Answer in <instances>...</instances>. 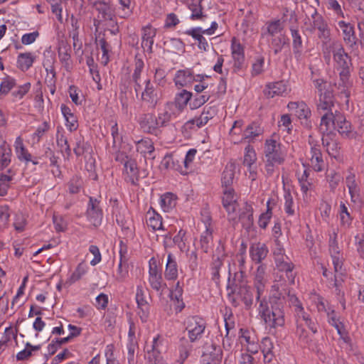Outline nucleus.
<instances>
[{
	"label": "nucleus",
	"mask_w": 364,
	"mask_h": 364,
	"mask_svg": "<svg viewBox=\"0 0 364 364\" xmlns=\"http://www.w3.org/2000/svg\"><path fill=\"white\" fill-rule=\"evenodd\" d=\"M202 358L206 364H221L223 359L221 347L213 341L206 342L203 347Z\"/></svg>",
	"instance_id": "nucleus-8"
},
{
	"label": "nucleus",
	"mask_w": 364,
	"mask_h": 364,
	"mask_svg": "<svg viewBox=\"0 0 364 364\" xmlns=\"http://www.w3.org/2000/svg\"><path fill=\"white\" fill-rule=\"evenodd\" d=\"M328 319L330 324L336 328L338 333L341 336L345 342L348 341V337H345V329L343 324L340 321L339 317L337 316V314L334 310H331L327 312Z\"/></svg>",
	"instance_id": "nucleus-35"
},
{
	"label": "nucleus",
	"mask_w": 364,
	"mask_h": 364,
	"mask_svg": "<svg viewBox=\"0 0 364 364\" xmlns=\"http://www.w3.org/2000/svg\"><path fill=\"white\" fill-rule=\"evenodd\" d=\"M87 269V264L84 262H80L78 264L70 278L67 280L66 283L70 285L80 280L82 277L85 274Z\"/></svg>",
	"instance_id": "nucleus-52"
},
{
	"label": "nucleus",
	"mask_w": 364,
	"mask_h": 364,
	"mask_svg": "<svg viewBox=\"0 0 364 364\" xmlns=\"http://www.w3.org/2000/svg\"><path fill=\"white\" fill-rule=\"evenodd\" d=\"M173 103H167L164 112L159 114L156 118L159 127L166 126L173 117H176V114L173 110Z\"/></svg>",
	"instance_id": "nucleus-34"
},
{
	"label": "nucleus",
	"mask_w": 364,
	"mask_h": 364,
	"mask_svg": "<svg viewBox=\"0 0 364 364\" xmlns=\"http://www.w3.org/2000/svg\"><path fill=\"white\" fill-rule=\"evenodd\" d=\"M12 176L6 173H1L0 175V196H3L7 193V190L9 187V183L12 180Z\"/></svg>",
	"instance_id": "nucleus-61"
},
{
	"label": "nucleus",
	"mask_w": 364,
	"mask_h": 364,
	"mask_svg": "<svg viewBox=\"0 0 364 364\" xmlns=\"http://www.w3.org/2000/svg\"><path fill=\"white\" fill-rule=\"evenodd\" d=\"M68 342H69V338H56L55 340H53L48 346V355L50 356L55 354L57 350L60 348L62 345H64Z\"/></svg>",
	"instance_id": "nucleus-60"
},
{
	"label": "nucleus",
	"mask_w": 364,
	"mask_h": 364,
	"mask_svg": "<svg viewBox=\"0 0 364 364\" xmlns=\"http://www.w3.org/2000/svg\"><path fill=\"white\" fill-rule=\"evenodd\" d=\"M264 154L266 171L268 174L272 175L274 166L284 163L286 153L280 142L273 139H269L265 141Z\"/></svg>",
	"instance_id": "nucleus-2"
},
{
	"label": "nucleus",
	"mask_w": 364,
	"mask_h": 364,
	"mask_svg": "<svg viewBox=\"0 0 364 364\" xmlns=\"http://www.w3.org/2000/svg\"><path fill=\"white\" fill-rule=\"evenodd\" d=\"M333 264L334 267V271H335V281H334V286L336 288V291H338V293L339 294L340 289H338L339 286V281L338 277L339 275H341L342 273V267H343V257L340 255H336V256H331Z\"/></svg>",
	"instance_id": "nucleus-51"
},
{
	"label": "nucleus",
	"mask_w": 364,
	"mask_h": 364,
	"mask_svg": "<svg viewBox=\"0 0 364 364\" xmlns=\"http://www.w3.org/2000/svg\"><path fill=\"white\" fill-rule=\"evenodd\" d=\"M288 108L289 109H294L296 115L299 119H307L311 115V110L303 102H291L288 104Z\"/></svg>",
	"instance_id": "nucleus-36"
},
{
	"label": "nucleus",
	"mask_w": 364,
	"mask_h": 364,
	"mask_svg": "<svg viewBox=\"0 0 364 364\" xmlns=\"http://www.w3.org/2000/svg\"><path fill=\"white\" fill-rule=\"evenodd\" d=\"M58 58L63 66L67 71L72 68L71 47L64 41L59 42L58 48Z\"/></svg>",
	"instance_id": "nucleus-15"
},
{
	"label": "nucleus",
	"mask_w": 364,
	"mask_h": 364,
	"mask_svg": "<svg viewBox=\"0 0 364 364\" xmlns=\"http://www.w3.org/2000/svg\"><path fill=\"white\" fill-rule=\"evenodd\" d=\"M186 5L191 11V19L193 21H203L207 15L204 14L202 6V0H183Z\"/></svg>",
	"instance_id": "nucleus-21"
},
{
	"label": "nucleus",
	"mask_w": 364,
	"mask_h": 364,
	"mask_svg": "<svg viewBox=\"0 0 364 364\" xmlns=\"http://www.w3.org/2000/svg\"><path fill=\"white\" fill-rule=\"evenodd\" d=\"M97 46L102 50V59L105 60V65L109 60L108 53L109 52V46L104 38H99L96 41Z\"/></svg>",
	"instance_id": "nucleus-64"
},
{
	"label": "nucleus",
	"mask_w": 364,
	"mask_h": 364,
	"mask_svg": "<svg viewBox=\"0 0 364 364\" xmlns=\"http://www.w3.org/2000/svg\"><path fill=\"white\" fill-rule=\"evenodd\" d=\"M210 97L209 91H205L203 93H196L193 99L189 103L191 109H196L203 105Z\"/></svg>",
	"instance_id": "nucleus-48"
},
{
	"label": "nucleus",
	"mask_w": 364,
	"mask_h": 364,
	"mask_svg": "<svg viewBox=\"0 0 364 364\" xmlns=\"http://www.w3.org/2000/svg\"><path fill=\"white\" fill-rule=\"evenodd\" d=\"M231 50L234 60L233 70L237 73L245 67V53L243 46L235 38L232 40Z\"/></svg>",
	"instance_id": "nucleus-13"
},
{
	"label": "nucleus",
	"mask_w": 364,
	"mask_h": 364,
	"mask_svg": "<svg viewBox=\"0 0 364 364\" xmlns=\"http://www.w3.org/2000/svg\"><path fill=\"white\" fill-rule=\"evenodd\" d=\"M136 151L141 154L144 157L154 159L152 154L154 151V143L149 138H144L137 141Z\"/></svg>",
	"instance_id": "nucleus-31"
},
{
	"label": "nucleus",
	"mask_w": 364,
	"mask_h": 364,
	"mask_svg": "<svg viewBox=\"0 0 364 364\" xmlns=\"http://www.w3.org/2000/svg\"><path fill=\"white\" fill-rule=\"evenodd\" d=\"M225 256L216 257L213 256V262L210 264L211 279L215 284H218L220 281V271L223 265V259Z\"/></svg>",
	"instance_id": "nucleus-43"
},
{
	"label": "nucleus",
	"mask_w": 364,
	"mask_h": 364,
	"mask_svg": "<svg viewBox=\"0 0 364 364\" xmlns=\"http://www.w3.org/2000/svg\"><path fill=\"white\" fill-rule=\"evenodd\" d=\"M123 175L127 182L133 185L137 184L139 181V170L134 160L129 159L125 161Z\"/></svg>",
	"instance_id": "nucleus-18"
},
{
	"label": "nucleus",
	"mask_w": 364,
	"mask_h": 364,
	"mask_svg": "<svg viewBox=\"0 0 364 364\" xmlns=\"http://www.w3.org/2000/svg\"><path fill=\"white\" fill-rule=\"evenodd\" d=\"M338 27L342 31L343 40L350 47H353L356 43V36L355 35L353 26L348 23L341 21L338 23Z\"/></svg>",
	"instance_id": "nucleus-24"
},
{
	"label": "nucleus",
	"mask_w": 364,
	"mask_h": 364,
	"mask_svg": "<svg viewBox=\"0 0 364 364\" xmlns=\"http://www.w3.org/2000/svg\"><path fill=\"white\" fill-rule=\"evenodd\" d=\"M245 273L240 271V276L235 274V293L237 299H240L245 304L246 309H251L253 304V292L250 286L247 284L244 279Z\"/></svg>",
	"instance_id": "nucleus-4"
},
{
	"label": "nucleus",
	"mask_w": 364,
	"mask_h": 364,
	"mask_svg": "<svg viewBox=\"0 0 364 364\" xmlns=\"http://www.w3.org/2000/svg\"><path fill=\"white\" fill-rule=\"evenodd\" d=\"M339 87H342L341 92H343L346 97H349V92L348 90V87H350L352 85L351 81L350 80V68L341 69L339 72Z\"/></svg>",
	"instance_id": "nucleus-37"
},
{
	"label": "nucleus",
	"mask_w": 364,
	"mask_h": 364,
	"mask_svg": "<svg viewBox=\"0 0 364 364\" xmlns=\"http://www.w3.org/2000/svg\"><path fill=\"white\" fill-rule=\"evenodd\" d=\"M95 9L102 15L105 20H112L113 16V10L110 5L105 1H96L94 4Z\"/></svg>",
	"instance_id": "nucleus-49"
},
{
	"label": "nucleus",
	"mask_w": 364,
	"mask_h": 364,
	"mask_svg": "<svg viewBox=\"0 0 364 364\" xmlns=\"http://www.w3.org/2000/svg\"><path fill=\"white\" fill-rule=\"evenodd\" d=\"M256 161V154L253 149V147L250 146H247L245 148V154L244 156V164L249 167L255 162Z\"/></svg>",
	"instance_id": "nucleus-62"
},
{
	"label": "nucleus",
	"mask_w": 364,
	"mask_h": 364,
	"mask_svg": "<svg viewBox=\"0 0 364 364\" xmlns=\"http://www.w3.org/2000/svg\"><path fill=\"white\" fill-rule=\"evenodd\" d=\"M86 214L89 221L94 226L97 227L101 224L103 214L97 199L90 197Z\"/></svg>",
	"instance_id": "nucleus-11"
},
{
	"label": "nucleus",
	"mask_w": 364,
	"mask_h": 364,
	"mask_svg": "<svg viewBox=\"0 0 364 364\" xmlns=\"http://www.w3.org/2000/svg\"><path fill=\"white\" fill-rule=\"evenodd\" d=\"M223 205L228 213L230 220L234 223L237 221V213L236 212L237 204V196L232 188H224L222 198Z\"/></svg>",
	"instance_id": "nucleus-7"
},
{
	"label": "nucleus",
	"mask_w": 364,
	"mask_h": 364,
	"mask_svg": "<svg viewBox=\"0 0 364 364\" xmlns=\"http://www.w3.org/2000/svg\"><path fill=\"white\" fill-rule=\"evenodd\" d=\"M284 210L289 215H293L295 213L293 197L289 192L284 194Z\"/></svg>",
	"instance_id": "nucleus-63"
},
{
	"label": "nucleus",
	"mask_w": 364,
	"mask_h": 364,
	"mask_svg": "<svg viewBox=\"0 0 364 364\" xmlns=\"http://www.w3.org/2000/svg\"><path fill=\"white\" fill-rule=\"evenodd\" d=\"M193 346L190 343L188 339L182 338L180 340V345L178 347L179 355L176 362L179 364H183L185 360L188 358L192 350Z\"/></svg>",
	"instance_id": "nucleus-38"
},
{
	"label": "nucleus",
	"mask_w": 364,
	"mask_h": 364,
	"mask_svg": "<svg viewBox=\"0 0 364 364\" xmlns=\"http://www.w3.org/2000/svg\"><path fill=\"white\" fill-rule=\"evenodd\" d=\"M146 86L144 90L141 93L142 101L149 104L151 108H154L157 104L159 97L157 93L151 83L150 80H146Z\"/></svg>",
	"instance_id": "nucleus-23"
},
{
	"label": "nucleus",
	"mask_w": 364,
	"mask_h": 364,
	"mask_svg": "<svg viewBox=\"0 0 364 364\" xmlns=\"http://www.w3.org/2000/svg\"><path fill=\"white\" fill-rule=\"evenodd\" d=\"M34 60L31 53H20L17 59L18 68L22 71H26L32 66Z\"/></svg>",
	"instance_id": "nucleus-45"
},
{
	"label": "nucleus",
	"mask_w": 364,
	"mask_h": 364,
	"mask_svg": "<svg viewBox=\"0 0 364 364\" xmlns=\"http://www.w3.org/2000/svg\"><path fill=\"white\" fill-rule=\"evenodd\" d=\"M331 50L333 60L339 69L350 68L351 65L350 58L340 41H333L331 42Z\"/></svg>",
	"instance_id": "nucleus-10"
},
{
	"label": "nucleus",
	"mask_w": 364,
	"mask_h": 364,
	"mask_svg": "<svg viewBox=\"0 0 364 364\" xmlns=\"http://www.w3.org/2000/svg\"><path fill=\"white\" fill-rule=\"evenodd\" d=\"M334 119L335 113H333L332 112L323 113L321 120V130L323 132L328 131L331 128V125L333 127Z\"/></svg>",
	"instance_id": "nucleus-57"
},
{
	"label": "nucleus",
	"mask_w": 364,
	"mask_h": 364,
	"mask_svg": "<svg viewBox=\"0 0 364 364\" xmlns=\"http://www.w3.org/2000/svg\"><path fill=\"white\" fill-rule=\"evenodd\" d=\"M212 241V230L209 228H207V230H205V231L203 233L200 240V248L204 252L206 253L208 252Z\"/></svg>",
	"instance_id": "nucleus-55"
},
{
	"label": "nucleus",
	"mask_w": 364,
	"mask_h": 364,
	"mask_svg": "<svg viewBox=\"0 0 364 364\" xmlns=\"http://www.w3.org/2000/svg\"><path fill=\"white\" fill-rule=\"evenodd\" d=\"M164 276L165 278L168 280H174L178 277L177 262L171 253H169L167 257Z\"/></svg>",
	"instance_id": "nucleus-32"
},
{
	"label": "nucleus",
	"mask_w": 364,
	"mask_h": 364,
	"mask_svg": "<svg viewBox=\"0 0 364 364\" xmlns=\"http://www.w3.org/2000/svg\"><path fill=\"white\" fill-rule=\"evenodd\" d=\"M193 94L186 90H182L180 92L176 95L174 98L173 107L177 109L178 112H181L187 106L188 103L191 101Z\"/></svg>",
	"instance_id": "nucleus-27"
},
{
	"label": "nucleus",
	"mask_w": 364,
	"mask_h": 364,
	"mask_svg": "<svg viewBox=\"0 0 364 364\" xmlns=\"http://www.w3.org/2000/svg\"><path fill=\"white\" fill-rule=\"evenodd\" d=\"M263 129L257 123L252 122L245 129L242 139L248 142L253 141L256 137L263 134Z\"/></svg>",
	"instance_id": "nucleus-33"
},
{
	"label": "nucleus",
	"mask_w": 364,
	"mask_h": 364,
	"mask_svg": "<svg viewBox=\"0 0 364 364\" xmlns=\"http://www.w3.org/2000/svg\"><path fill=\"white\" fill-rule=\"evenodd\" d=\"M309 144L310 151L306 154V159L309 160V165L317 172L324 170L326 163L323 159V156L320 149V146L311 135L309 136Z\"/></svg>",
	"instance_id": "nucleus-6"
},
{
	"label": "nucleus",
	"mask_w": 364,
	"mask_h": 364,
	"mask_svg": "<svg viewBox=\"0 0 364 364\" xmlns=\"http://www.w3.org/2000/svg\"><path fill=\"white\" fill-rule=\"evenodd\" d=\"M282 252V250L281 249H279L277 252H274V255H276L277 266L281 271L286 272L287 276L290 280V282L294 284V277L292 274L294 264L291 262L285 261V258L288 259V257L287 256H284Z\"/></svg>",
	"instance_id": "nucleus-19"
},
{
	"label": "nucleus",
	"mask_w": 364,
	"mask_h": 364,
	"mask_svg": "<svg viewBox=\"0 0 364 364\" xmlns=\"http://www.w3.org/2000/svg\"><path fill=\"white\" fill-rule=\"evenodd\" d=\"M265 267L263 265H259L255 276L254 287L257 291L256 300L266 297L264 296L265 290Z\"/></svg>",
	"instance_id": "nucleus-20"
},
{
	"label": "nucleus",
	"mask_w": 364,
	"mask_h": 364,
	"mask_svg": "<svg viewBox=\"0 0 364 364\" xmlns=\"http://www.w3.org/2000/svg\"><path fill=\"white\" fill-rule=\"evenodd\" d=\"M15 85V79L7 75L4 78H3L2 82L0 85V92L6 95Z\"/></svg>",
	"instance_id": "nucleus-59"
},
{
	"label": "nucleus",
	"mask_w": 364,
	"mask_h": 364,
	"mask_svg": "<svg viewBox=\"0 0 364 364\" xmlns=\"http://www.w3.org/2000/svg\"><path fill=\"white\" fill-rule=\"evenodd\" d=\"M268 252L266 245L260 242L252 244L250 248V257L257 263H260L267 257Z\"/></svg>",
	"instance_id": "nucleus-26"
},
{
	"label": "nucleus",
	"mask_w": 364,
	"mask_h": 364,
	"mask_svg": "<svg viewBox=\"0 0 364 364\" xmlns=\"http://www.w3.org/2000/svg\"><path fill=\"white\" fill-rule=\"evenodd\" d=\"M294 312L296 314L297 323L302 321L314 333H317V323L312 320L310 315L304 311L303 306H297V309H296Z\"/></svg>",
	"instance_id": "nucleus-28"
},
{
	"label": "nucleus",
	"mask_w": 364,
	"mask_h": 364,
	"mask_svg": "<svg viewBox=\"0 0 364 364\" xmlns=\"http://www.w3.org/2000/svg\"><path fill=\"white\" fill-rule=\"evenodd\" d=\"M11 149L6 142L0 144V169L6 168L11 163Z\"/></svg>",
	"instance_id": "nucleus-44"
},
{
	"label": "nucleus",
	"mask_w": 364,
	"mask_h": 364,
	"mask_svg": "<svg viewBox=\"0 0 364 364\" xmlns=\"http://www.w3.org/2000/svg\"><path fill=\"white\" fill-rule=\"evenodd\" d=\"M292 46L295 57L298 59L302 53L303 41L301 36L296 28H291Z\"/></svg>",
	"instance_id": "nucleus-40"
},
{
	"label": "nucleus",
	"mask_w": 364,
	"mask_h": 364,
	"mask_svg": "<svg viewBox=\"0 0 364 364\" xmlns=\"http://www.w3.org/2000/svg\"><path fill=\"white\" fill-rule=\"evenodd\" d=\"M185 323L190 343H193L202 337L205 326L201 318L197 316L188 317Z\"/></svg>",
	"instance_id": "nucleus-9"
},
{
	"label": "nucleus",
	"mask_w": 364,
	"mask_h": 364,
	"mask_svg": "<svg viewBox=\"0 0 364 364\" xmlns=\"http://www.w3.org/2000/svg\"><path fill=\"white\" fill-rule=\"evenodd\" d=\"M314 84L318 93L317 110L320 113L332 112V108L334 107V97L330 85L322 79L314 80Z\"/></svg>",
	"instance_id": "nucleus-3"
},
{
	"label": "nucleus",
	"mask_w": 364,
	"mask_h": 364,
	"mask_svg": "<svg viewBox=\"0 0 364 364\" xmlns=\"http://www.w3.org/2000/svg\"><path fill=\"white\" fill-rule=\"evenodd\" d=\"M333 128L344 136L349 137L352 134V127L346 117L338 111L335 112V119L333 120Z\"/></svg>",
	"instance_id": "nucleus-17"
},
{
	"label": "nucleus",
	"mask_w": 364,
	"mask_h": 364,
	"mask_svg": "<svg viewBox=\"0 0 364 364\" xmlns=\"http://www.w3.org/2000/svg\"><path fill=\"white\" fill-rule=\"evenodd\" d=\"M141 128L147 133H154L159 127L157 118L153 114H142L139 120Z\"/></svg>",
	"instance_id": "nucleus-22"
},
{
	"label": "nucleus",
	"mask_w": 364,
	"mask_h": 364,
	"mask_svg": "<svg viewBox=\"0 0 364 364\" xmlns=\"http://www.w3.org/2000/svg\"><path fill=\"white\" fill-rule=\"evenodd\" d=\"M287 88V84L284 81L269 82L266 85L263 93L267 98H273L286 93Z\"/></svg>",
	"instance_id": "nucleus-16"
},
{
	"label": "nucleus",
	"mask_w": 364,
	"mask_h": 364,
	"mask_svg": "<svg viewBox=\"0 0 364 364\" xmlns=\"http://www.w3.org/2000/svg\"><path fill=\"white\" fill-rule=\"evenodd\" d=\"M142 31L141 46L144 50L151 53L154 38L156 36V30L151 26H146L142 28Z\"/></svg>",
	"instance_id": "nucleus-25"
},
{
	"label": "nucleus",
	"mask_w": 364,
	"mask_h": 364,
	"mask_svg": "<svg viewBox=\"0 0 364 364\" xmlns=\"http://www.w3.org/2000/svg\"><path fill=\"white\" fill-rule=\"evenodd\" d=\"M177 197L172 193H166L161 196L160 205L164 212H168L176 205Z\"/></svg>",
	"instance_id": "nucleus-42"
},
{
	"label": "nucleus",
	"mask_w": 364,
	"mask_h": 364,
	"mask_svg": "<svg viewBox=\"0 0 364 364\" xmlns=\"http://www.w3.org/2000/svg\"><path fill=\"white\" fill-rule=\"evenodd\" d=\"M83 187V181L79 176H73L68 183V191L70 194L78 193Z\"/></svg>",
	"instance_id": "nucleus-54"
},
{
	"label": "nucleus",
	"mask_w": 364,
	"mask_h": 364,
	"mask_svg": "<svg viewBox=\"0 0 364 364\" xmlns=\"http://www.w3.org/2000/svg\"><path fill=\"white\" fill-rule=\"evenodd\" d=\"M235 165L232 163H230L225 166L221 178L223 189L231 188L235 176Z\"/></svg>",
	"instance_id": "nucleus-39"
},
{
	"label": "nucleus",
	"mask_w": 364,
	"mask_h": 364,
	"mask_svg": "<svg viewBox=\"0 0 364 364\" xmlns=\"http://www.w3.org/2000/svg\"><path fill=\"white\" fill-rule=\"evenodd\" d=\"M322 144L331 156L334 158L339 156L341 147L336 140L323 137Z\"/></svg>",
	"instance_id": "nucleus-46"
},
{
	"label": "nucleus",
	"mask_w": 364,
	"mask_h": 364,
	"mask_svg": "<svg viewBox=\"0 0 364 364\" xmlns=\"http://www.w3.org/2000/svg\"><path fill=\"white\" fill-rule=\"evenodd\" d=\"M311 20L312 21L311 28H307L306 29L311 32L317 31V36L321 41V44L332 42L331 28L324 18L316 10H314L311 14Z\"/></svg>",
	"instance_id": "nucleus-5"
},
{
	"label": "nucleus",
	"mask_w": 364,
	"mask_h": 364,
	"mask_svg": "<svg viewBox=\"0 0 364 364\" xmlns=\"http://www.w3.org/2000/svg\"><path fill=\"white\" fill-rule=\"evenodd\" d=\"M61 111L65 117L67 122V127L70 131H74L77 128V121L76 117L74 116L73 113L71 112V109L66 105H61Z\"/></svg>",
	"instance_id": "nucleus-47"
},
{
	"label": "nucleus",
	"mask_w": 364,
	"mask_h": 364,
	"mask_svg": "<svg viewBox=\"0 0 364 364\" xmlns=\"http://www.w3.org/2000/svg\"><path fill=\"white\" fill-rule=\"evenodd\" d=\"M149 282L151 287L157 291H163L166 287V284L163 282L161 273L154 262H149Z\"/></svg>",
	"instance_id": "nucleus-14"
},
{
	"label": "nucleus",
	"mask_w": 364,
	"mask_h": 364,
	"mask_svg": "<svg viewBox=\"0 0 364 364\" xmlns=\"http://www.w3.org/2000/svg\"><path fill=\"white\" fill-rule=\"evenodd\" d=\"M267 31L263 35H268L271 37L282 33L284 29L283 23L280 20H275L266 23Z\"/></svg>",
	"instance_id": "nucleus-50"
},
{
	"label": "nucleus",
	"mask_w": 364,
	"mask_h": 364,
	"mask_svg": "<svg viewBox=\"0 0 364 364\" xmlns=\"http://www.w3.org/2000/svg\"><path fill=\"white\" fill-rule=\"evenodd\" d=\"M215 115V109L213 107L205 106L203 112L199 116L195 117L193 119L188 120L186 123V126L190 129L200 128L205 126L210 119H213Z\"/></svg>",
	"instance_id": "nucleus-12"
},
{
	"label": "nucleus",
	"mask_w": 364,
	"mask_h": 364,
	"mask_svg": "<svg viewBox=\"0 0 364 364\" xmlns=\"http://www.w3.org/2000/svg\"><path fill=\"white\" fill-rule=\"evenodd\" d=\"M75 141V146L73 148V151L76 156H82L85 152L88 151L90 148V145L85 142L84 138L82 136L76 137Z\"/></svg>",
	"instance_id": "nucleus-56"
},
{
	"label": "nucleus",
	"mask_w": 364,
	"mask_h": 364,
	"mask_svg": "<svg viewBox=\"0 0 364 364\" xmlns=\"http://www.w3.org/2000/svg\"><path fill=\"white\" fill-rule=\"evenodd\" d=\"M288 39L285 35L280 33L278 36H272L271 38L270 44L274 50V54H277L283 48V46L287 43Z\"/></svg>",
	"instance_id": "nucleus-53"
},
{
	"label": "nucleus",
	"mask_w": 364,
	"mask_h": 364,
	"mask_svg": "<svg viewBox=\"0 0 364 364\" xmlns=\"http://www.w3.org/2000/svg\"><path fill=\"white\" fill-rule=\"evenodd\" d=\"M146 225L154 231L163 230L161 216L155 211H149L146 213Z\"/></svg>",
	"instance_id": "nucleus-41"
},
{
	"label": "nucleus",
	"mask_w": 364,
	"mask_h": 364,
	"mask_svg": "<svg viewBox=\"0 0 364 364\" xmlns=\"http://www.w3.org/2000/svg\"><path fill=\"white\" fill-rule=\"evenodd\" d=\"M259 304L258 316L269 331L283 327L285 324L284 304L280 297L271 296L256 300Z\"/></svg>",
	"instance_id": "nucleus-1"
},
{
	"label": "nucleus",
	"mask_w": 364,
	"mask_h": 364,
	"mask_svg": "<svg viewBox=\"0 0 364 364\" xmlns=\"http://www.w3.org/2000/svg\"><path fill=\"white\" fill-rule=\"evenodd\" d=\"M252 208L251 205L245 203L243 206V211L240 213L237 219L242 223L243 228L249 229L253 225V214Z\"/></svg>",
	"instance_id": "nucleus-29"
},
{
	"label": "nucleus",
	"mask_w": 364,
	"mask_h": 364,
	"mask_svg": "<svg viewBox=\"0 0 364 364\" xmlns=\"http://www.w3.org/2000/svg\"><path fill=\"white\" fill-rule=\"evenodd\" d=\"M162 340H161V337L158 335L155 337L152 341V344L150 346V348H147L145 358L149 357V355H154L156 356L161 355V351L159 349V346L161 345Z\"/></svg>",
	"instance_id": "nucleus-58"
},
{
	"label": "nucleus",
	"mask_w": 364,
	"mask_h": 364,
	"mask_svg": "<svg viewBox=\"0 0 364 364\" xmlns=\"http://www.w3.org/2000/svg\"><path fill=\"white\" fill-rule=\"evenodd\" d=\"M174 82L176 85L185 87L188 84L194 82V75L191 70H178L175 77Z\"/></svg>",
	"instance_id": "nucleus-30"
}]
</instances>
